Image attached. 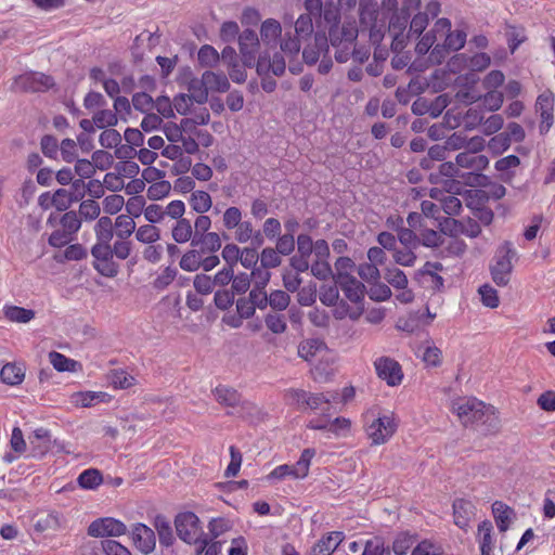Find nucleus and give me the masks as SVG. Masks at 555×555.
<instances>
[{"label":"nucleus","instance_id":"26","mask_svg":"<svg viewBox=\"0 0 555 555\" xmlns=\"http://www.w3.org/2000/svg\"><path fill=\"white\" fill-rule=\"evenodd\" d=\"M422 214L425 217L433 218L437 221H439V225L441 227V230L444 232L446 230H450V225L456 227L457 221L455 219L451 218H442L440 217L441 211V205H437L436 203L431 201H423L421 204Z\"/></svg>","mask_w":555,"mask_h":555},{"label":"nucleus","instance_id":"60","mask_svg":"<svg viewBox=\"0 0 555 555\" xmlns=\"http://www.w3.org/2000/svg\"><path fill=\"white\" fill-rule=\"evenodd\" d=\"M339 298V291L336 285H323L319 291L320 301L328 307L335 306Z\"/></svg>","mask_w":555,"mask_h":555},{"label":"nucleus","instance_id":"22","mask_svg":"<svg viewBox=\"0 0 555 555\" xmlns=\"http://www.w3.org/2000/svg\"><path fill=\"white\" fill-rule=\"evenodd\" d=\"M286 67L283 55L275 52L272 56L261 54L256 63V70L259 76H267L272 73L274 76L284 74Z\"/></svg>","mask_w":555,"mask_h":555},{"label":"nucleus","instance_id":"9","mask_svg":"<svg viewBox=\"0 0 555 555\" xmlns=\"http://www.w3.org/2000/svg\"><path fill=\"white\" fill-rule=\"evenodd\" d=\"M516 251L509 242H505L498 250L494 264L491 267V276L498 286H505L509 282Z\"/></svg>","mask_w":555,"mask_h":555},{"label":"nucleus","instance_id":"43","mask_svg":"<svg viewBox=\"0 0 555 555\" xmlns=\"http://www.w3.org/2000/svg\"><path fill=\"white\" fill-rule=\"evenodd\" d=\"M414 542L415 535L406 531L399 532L392 542L391 550L396 555H406Z\"/></svg>","mask_w":555,"mask_h":555},{"label":"nucleus","instance_id":"11","mask_svg":"<svg viewBox=\"0 0 555 555\" xmlns=\"http://www.w3.org/2000/svg\"><path fill=\"white\" fill-rule=\"evenodd\" d=\"M178 537L188 544H196L204 535L199 518L192 512L179 514L175 519Z\"/></svg>","mask_w":555,"mask_h":555},{"label":"nucleus","instance_id":"53","mask_svg":"<svg viewBox=\"0 0 555 555\" xmlns=\"http://www.w3.org/2000/svg\"><path fill=\"white\" fill-rule=\"evenodd\" d=\"M243 220V212L236 206L228 207L222 215L223 228L232 231Z\"/></svg>","mask_w":555,"mask_h":555},{"label":"nucleus","instance_id":"61","mask_svg":"<svg viewBox=\"0 0 555 555\" xmlns=\"http://www.w3.org/2000/svg\"><path fill=\"white\" fill-rule=\"evenodd\" d=\"M100 212V205L94 199H86L80 203L79 215L85 220H95Z\"/></svg>","mask_w":555,"mask_h":555},{"label":"nucleus","instance_id":"40","mask_svg":"<svg viewBox=\"0 0 555 555\" xmlns=\"http://www.w3.org/2000/svg\"><path fill=\"white\" fill-rule=\"evenodd\" d=\"M214 392L217 401L228 406H235L241 401L238 392L228 386H218Z\"/></svg>","mask_w":555,"mask_h":555},{"label":"nucleus","instance_id":"2","mask_svg":"<svg viewBox=\"0 0 555 555\" xmlns=\"http://www.w3.org/2000/svg\"><path fill=\"white\" fill-rule=\"evenodd\" d=\"M452 411L464 426H475L485 435L500 429V420L495 409L475 397H461L452 401Z\"/></svg>","mask_w":555,"mask_h":555},{"label":"nucleus","instance_id":"36","mask_svg":"<svg viewBox=\"0 0 555 555\" xmlns=\"http://www.w3.org/2000/svg\"><path fill=\"white\" fill-rule=\"evenodd\" d=\"M114 228L118 238H129L137 230L133 218L128 215H119L115 219Z\"/></svg>","mask_w":555,"mask_h":555},{"label":"nucleus","instance_id":"45","mask_svg":"<svg viewBox=\"0 0 555 555\" xmlns=\"http://www.w3.org/2000/svg\"><path fill=\"white\" fill-rule=\"evenodd\" d=\"M197 60L203 67H214L219 63L220 54L212 46L204 44L198 50Z\"/></svg>","mask_w":555,"mask_h":555},{"label":"nucleus","instance_id":"30","mask_svg":"<svg viewBox=\"0 0 555 555\" xmlns=\"http://www.w3.org/2000/svg\"><path fill=\"white\" fill-rule=\"evenodd\" d=\"M154 527L157 531L159 543L169 547L175 542V537L169 519L164 515H157L154 519Z\"/></svg>","mask_w":555,"mask_h":555},{"label":"nucleus","instance_id":"59","mask_svg":"<svg viewBox=\"0 0 555 555\" xmlns=\"http://www.w3.org/2000/svg\"><path fill=\"white\" fill-rule=\"evenodd\" d=\"M101 548L105 555H132L127 546L113 539L101 541Z\"/></svg>","mask_w":555,"mask_h":555},{"label":"nucleus","instance_id":"19","mask_svg":"<svg viewBox=\"0 0 555 555\" xmlns=\"http://www.w3.org/2000/svg\"><path fill=\"white\" fill-rule=\"evenodd\" d=\"M330 39L324 29H319L313 37V42L304 48V61L309 64H315L320 57L330 51Z\"/></svg>","mask_w":555,"mask_h":555},{"label":"nucleus","instance_id":"24","mask_svg":"<svg viewBox=\"0 0 555 555\" xmlns=\"http://www.w3.org/2000/svg\"><path fill=\"white\" fill-rule=\"evenodd\" d=\"M455 160L460 168L469 169L472 172L482 171L489 165L487 156L466 151L457 154Z\"/></svg>","mask_w":555,"mask_h":555},{"label":"nucleus","instance_id":"18","mask_svg":"<svg viewBox=\"0 0 555 555\" xmlns=\"http://www.w3.org/2000/svg\"><path fill=\"white\" fill-rule=\"evenodd\" d=\"M240 52L244 66L251 67L255 64L259 49V38L255 30L245 29L238 35Z\"/></svg>","mask_w":555,"mask_h":555},{"label":"nucleus","instance_id":"7","mask_svg":"<svg viewBox=\"0 0 555 555\" xmlns=\"http://www.w3.org/2000/svg\"><path fill=\"white\" fill-rule=\"evenodd\" d=\"M298 354L308 362L320 361L312 370L315 382L325 383L333 375L334 370L321 363L323 358L328 359L330 356V351L322 339L310 338L301 341L298 347Z\"/></svg>","mask_w":555,"mask_h":555},{"label":"nucleus","instance_id":"1","mask_svg":"<svg viewBox=\"0 0 555 555\" xmlns=\"http://www.w3.org/2000/svg\"><path fill=\"white\" fill-rule=\"evenodd\" d=\"M358 0H305L304 8L305 14H310L315 18V24L319 29H324L330 33L334 42H337L338 34L351 38L354 34L352 28L348 25H340V23L349 17L356 9Z\"/></svg>","mask_w":555,"mask_h":555},{"label":"nucleus","instance_id":"50","mask_svg":"<svg viewBox=\"0 0 555 555\" xmlns=\"http://www.w3.org/2000/svg\"><path fill=\"white\" fill-rule=\"evenodd\" d=\"M354 268V262L348 257H339L335 262V281L340 282L341 280H347L353 278L351 275Z\"/></svg>","mask_w":555,"mask_h":555},{"label":"nucleus","instance_id":"62","mask_svg":"<svg viewBox=\"0 0 555 555\" xmlns=\"http://www.w3.org/2000/svg\"><path fill=\"white\" fill-rule=\"evenodd\" d=\"M250 287V276L245 272H241L238 274L233 273V279L231 280V292L234 295H243Z\"/></svg>","mask_w":555,"mask_h":555},{"label":"nucleus","instance_id":"47","mask_svg":"<svg viewBox=\"0 0 555 555\" xmlns=\"http://www.w3.org/2000/svg\"><path fill=\"white\" fill-rule=\"evenodd\" d=\"M439 38V31H434L433 27L428 33L420 38L415 47V52L418 55L427 54L430 49L433 50L434 47L438 43L437 41Z\"/></svg>","mask_w":555,"mask_h":555},{"label":"nucleus","instance_id":"32","mask_svg":"<svg viewBox=\"0 0 555 555\" xmlns=\"http://www.w3.org/2000/svg\"><path fill=\"white\" fill-rule=\"evenodd\" d=\"M25 371L23 366L15 363H7L0 371L1 380L10 386H15L24 380Z\"/></svg>","mask_w":555,"mask_h":555},{"label":"nucleus","instance_id":"21","mask_svg":"<svg viewBox=\"0 0 555 555\" xmlns=\"http://www.w3.org/2000/svg\"><path fill=\"white\" fill-rule=\"evenodd\" d=\"M131 538L134 546L144 555L154 552L156 546L155 532L146 525L135 524L131 531Z\"/></svg>","mask_w":555,"mask_h":555},{"label":"nucleus","instance_id":"64","mask_svg":"<svg viewBox=\"0 0 555 555\" xmlns=\"http://www.w3.org/2000/svg\"><path fill=\"white\" fill-rule=\"evenodd\" d=\"M267 327L274 334H282L286 331V319L282 314L270 313L264 318Z\"/></svg>","mask_w":555,"mask_h":555},{"label":"nucleus","instance_id":"44","mask_svg":"<svg viewBox=\"0 0 555 555\" xmlns=\"http://www.w3.org/2000/svg\"><path fill=\"white\" fill-rule=\"evenodd\" d=\"M389 553L390 548L386 545L384 538L375 535L365 541L362 555H388Z\"/></svg>","mask_w":555,"mask_h":555},{"label":"nucleus","instance_id":"4","mask_svg":"<svg viewBox=\"0 0 555 555\" xmlns=\"http://www.w3.org/2000/svg\"><path fill=\"white\" fill-rule=\"evenodd\" d=\"M363 429L373 446L387 443L398 429V421L392 412H382L372 406L362 414Z\"/></svg>","mask_w":555,"mask_h":555},{"label":"nucleus","instance_id":"31","mask_svg":"<svg viewBox=\"0 0 555 555\" xmlns=\"http://www.w3.org/2000/svg\"><path fill=\"white\" fill-rule=\"evenodd\" d=\"M104 482L101 472L96 468H88L81 472L77 478V483L81 489L95 490Z\"/></svg>","mask_w":555,"mask_h":555},{"label":"nucleus","instance_id":"57","mask_svg":"<svg viewBox=\"0 0 555 555\" xmlns=\"http://www.w3.org/2000/svg\"><path fill=\"white\" fill-rule=\"evenodd\" d=\"M385 280L397 289L408 286L406 275L398 268H388L385 272Z\"/></svg>","mask_w":555,"mask_h":555},{"label":"nucleus","instance_id":"49","mask_svg":"<svg viewBox=\"0 0 555 555\" xmlns=\"http://www.w3.org/2000/svg\"><path fill=\"white\" fill-rule=\"evenodd\" d=\"M418 354L426 365L438 366L441 363L440 349L429 344L420 347Z\"/></svg>","mask_w":555,"mask_h":555},{"label":"nucleus","instance_id":"10","mask_svg":"<svg viewBox=\"0 0 555 555\" xmlns=\"http://www.w3.org/2000/svg\"><path fill=\"white\" fill-rule=\"evenodd\" d=\"M315 455L313 448L305 449L294 465L283 464L276 466L269 475L270 478L283 479L287 476L294 479H304L308 476L311 461Z\"/></svg>","mask_w":555,"mask_h":555},{"label":"nucleus","instance_id":"51","mask_svg":"<svg viewBox=\"0 0 555 555\" xmlns=\"http://www.w3.org/2000/svg\"><path fill=\"white\" fill-rule=\"evenodd\" d=\"M95 127L99 129H105L107 127H114L118 122L116 113L112 109H100L93 115Z\"/></svg>","mask_w":555,"mask_h":555},{"label":"nucleus","instance_id":"6","mask_svg":"<svg viewBox=\"0 0 555 555\" xmlns=\"http://www.w3.org/2000/svg\"><path fill=\"white\" fill-rule=\"evenodd\" d=\"M434 31H439V37L444 38L443 43H437L429 53L431 64H441L452 51L461 50L466 42L464 30H451V22L448 18H439L434 24Z\"/></svg>","mask_w":555,"mask_h":555},{"label":"nucleus","instance_id":"35","mask_svg":"<svg viewBox=\"0 0 555 555\" xmlns=\"http://www.w3.org/2000/svg\"><path fill=\"white\" fill-rule=\"evenodd\" d=\"M232 231L234 238L241 244L247 243L253 238H260V231H255L251 221L242 220Z\"/></svg>","mask_w":555,"mask_h":555},{"label":"nucleus","instance_id":"25","mask_svg":"<svg viewBox=\"0 0 555 555\" xmlns=\"http://www.w3.org/2000/svg\"><path fill=\"white\" fill-rule=\"evenodd\" d=\"M475 507L470 501L459 499L453 503L454 524L461 528L466 529L469 525L470 518L474 516Z\"/></svg>","mask_w":555,"mask_h":555},{"label":"nucleus","instance_id":"8","mask_svg":"<svg viewBox=\"0 0 555 555\" xmlns=\"http://www.w3.org/2000/svg\"><path fill=\"white\" fill-rule=\"evenodd\" d=\"M230 88L228 77L223 73L206 70L201 80H193L189 90H193L195 102L203 104L207 101L209 92H227Z\"/></svg>","mask_w":555,"mask_h":555},{"label":"nucleus","instance_id":"20","mask_svg":"<svg viewBox=\"0 0 555 555\" xmlns=\"http://www.w3.org/2000/svg\"><path fill=\"white\" fill-rule=\"evenodd\" d=\"M444 118L450 128H456L463 125L466 129H475L482 122L485 114L483 109L476 106L468 108L462 117L455 115L452 109H449L447 111Z\"/></svg>","mask_w":555,"mask_h":555},{"label":"nucleus","instance_id":"38","mask_svg":"<svg viewBox=\"0 0 555 555\" xmlns=\"http://www.w3.org/2000/svg\"><path fill=\"white\" fill-rule=\"evenodd\" d=\"M3 312L8 320L17 323H27L35 318L33 310L17 306H4Z\"/></svg>","mask_w":555,"mask_h":555},{"label":"nucleus","instance_id":"12","mask_svg":"<svg viewBox=\"0 0 555 555\" xmlns=\"http://www.w3.org/2000/svg\"><path fill=\"white\" fill-rule=\"evenodd\" d=\"M338 392L327 393H310L302 389H289L286 392V397L292 403H295L299 409H311L318 410L323 403L335 402L338 399Z\"/></svg>","mask_w":555,"mask_h":555},{"label":"nucleus","instance_id":"16","mask_svg":"<svg viewBox=\"0 0 555 555\" xmlns=\"http://www.w3.org/2000/svg\"><path fill=\"white\" fill-rule=\"evenodd\" d=\"M555 94L551 90H545L537 98L534 108L540 115V133L548 132L554 122Z\"/></svg>","mask_w":555,"mask_h":555},{"label":"nucleus","instance_id":"23","mask_svg":"<svg viewBox=\"0 0 555 555\" xmlns=\"http://www.w3.org/2000/svg\"><path fill=\"white\" fill-rule=\"evenodd\" d=\"M73 188L75 189L74 193H68L66 190L63 189L57 190L54 193L52 202L57 207V209H66L70 203L77 202L83 196V192H81V189L85 188V182L82 179L75 180L73 182Z\"/></svg>","mask_w":555,"mask_h":555},{"label":"nucleus","instance_id":"55","mask_svg":"<svg viewBox=\"0 0 555 555\" xmlns=\"http://www.w3.org/2000/svg\"><path fill=\"white\" fill-rule=\"evenodd\" d=\"M478 532H479V535L481 538V540H480L481 555H486L491 550V544H492V538H491L492 524L490 521H488V520H485V521L480 522L478 525Z\"/></svg>","mask_w":555,"mask_h":555},{"label":"nucleus","instance_id":"63","mask_svg":"<svg viewBox=\"0 0 555 555\" xmlns=\"http://www.w3.org/2000/svg\"><path fill=\"white\" fill-rule=\"evenodd\" d=\"M62 230L73 236L81 227V221L75 211H67L61 218Z\"/></svg>","mask_w":555,"mask_h":555},{"label":"nucleus","instance_id":"34","mask_svg":"<svg viewBox=\"0 0 555 555\" xmlns=\"http://www.w3.org/2000/svg\"><path fill=\"white\" fill-rule=\"evenodd\" d=\"M189 204L193 211L197 214H205L211 208L212 201L209 193L206 191L197 190L191 193Z\"/></svg>","mask_w":555,"mask_h":555},{"label":"nucleus","instance_id":"14","mask_svg":"<svg viewBox=\"0 0 555 555\" xmlns=\"http://www.w3.org/2000/svg\"><path fill=\"white\" fill-rule=\"evenodd\" d=\"M127 526L114 517H101L90 522L87 529L92 538H117L126 534Z\"/></svg>","mask_w":555,"mask_h":555},{"label":"nucleus","instance_id":"52","mask_svg":"<svg viewBox=\"0 0 555 555\" xmlns=\"http://www.w3.org/2000/svg\"><path fill=\"white\" fill-rule=\"evenodd\" d=\"M180 268L188 272H194L201 268V254L196 249L188 250L180 259Z\"/></svg>","mask_w":555,"mask_h":555},{"label":"nucleus","instance_id":"15","mask_svg":"<svg viewBox=\"0 0 555 555\" xmlns=\"http://www.w3.org/2000/svg\"><path fill=\"white\" fill-rule=\"evenodd\" d=\"M53 86V79L38 72H28L14 80V88L21 91L43 92Z\"/></svg>","mask_w":555,"mask_h":555},{"label":"nucleus","instance_id":"5","mask_svg":"<svg viewBox=\"0 0 555 555\" xmlns=\"http://www.w3.org/2000/svg\"><path fill=\"white\" fill-rule=\"evenodd\" d=\"M421 7V0H403L401 8L398 7L390 11L388 14L387 31L389 33L391 40V50L393 52H401L409 41V21L411 18V12L418 10Z\"/></svg>","mask_w":555,"mask_h":555},{"label":"nucleus","instance_id":"41","mask_svg":"<svg viewBox=\"0 0 555 555\" xmlns=\"http://www.w3.org/2000/svg\"><path fill=\"white\" fill-rule=\"evenodd\" d=\"M62 527V515L57 512H51L35 524V530L44 532L47 530H57Z\"/></svg>","mask_w":555,"mask_h":555},{"label":"nucleus","instance_id":"56","mask_svg":"<svg viewBox=\"0 0 555 555\" xmlns=\"http://www.w3.org/2000/svg\"><path fill=\"white\" fill-rule=\"evenodd\" d=\"M481 104L488 112H495L500 109L503 104L502 92L498 90H488L482 96Z\"/></svg>","mask_w":555,"mask_h":555},{"label":"nucleus","instance_id":"37","mask_svg":"<svg viewBox=\"0 0 555 555\" xmlns=\"http://www.w3.org/2000/svg\"><path fill=\"white\" fill-rule=\"evenodd\" d=\"M96 241L111 243L114 236V224L109 217H101L94 225Z\"/></svg>","mask_w":555,"mask_h":555},{"label":"nucleus","instance_id":"39","mask_svg":"<svg viewBox=\"0 0 555 555\" xmlns=\"http://www.w3.org/2000/svg\"><path fill=\"white\" fill-rule=\"evenodd\" d=\"M135 240L142 244H154L160 238V230L154 224H143L135 230Z\"/></svg>","mask_w":555,"mask_h":555},{"label":"nucleus","instance_id":"58","mask_svg":"<svg viewBox=\"0 0 555 555\" xmlns=\"http://www.w3.org/2000/svg\"><path fill=\"white\" fill-rule=\"evenodd\" d=\"M483 306L494 309L499 306L500 300L495 288L489 284H485L478 289Z\"/></svg>","mask_w":555,"mask_h":555},{"label":"nucleus","instance_id":"17","mask_svg":"<svg viewBox=\"0 0 555 555\" xmlns=\"http://www.w3.org/2000/svg\"><path fill=\"white\" fill-rule=\"evenodd\" d=\"M340 25H348L350 28H352V31H354L353 36L351 38L345 36V34L340 33L338 34L337 42H334L328 35L330 43L336 48L335 59L338 63H345L349 60L350 55H352V47L354 41L358 38V27L356 24L354 18L351 16L340 23Z\"/></svg>","mask_w":555,"mask_h":555},{"label":"nucleus","instance_id":"54","mask_svg":"<svg viewBox=\"0 0 555 555\" xmlns=\"http://www.w3.org/2000/svg\"><path fill=\"white\" fill-rule=\"evenodd\" d=\"M170 191H171L170 182L167 180H159L157 182L152 183L149 186V189L146 191V195L152 201H158V199H162V198L166 197L167 195H169Z\"/></svg>","mask_w":555,"mask_h":555},{"label":"nucleus","instance_id":"28","mask_svg":"<svg viewBox=\"0 0 555 555\" xmlns=\"http://www.w3.org/2000/svg\"><path fill=\"white\" fill-rule=\"evenodd\" d=\"M281 35L282 27L279 21L268 18L261 24L260 36L264 44L275 46Z\"/></svg>","mask_w":555,"mask_h":555},{"label":"nucleus","instance_id":"29","mask_svg":"<svg viewBox=\"0 0 555 555\" xmlns=\"http://www.w3.org/2000/svg\"><path fill=\"white\" fill-rule=\"evenodd\" d=\"M171 237L178 244L193 241L194 230L191 221L186 218L177 220L171 227Z\"/></svg>","mask_w":555,"mask_h":555},{"label":"nucleus","instance_id":"27","mask_svg":"<svg viewBox=\"0 0 555 555\" xmlns=\"http://www.w3.org/2000/svg\"><path fill=\"white\" fill-rule=\"evenodd\" d=\"M344 292L345 296L354 304H359L364 298V285L358 281L356 278L341 280L337 282Z\"/></svg>","mask_w":555,"mask_h":555},{"label":"nucleus","instance_id":"46","mask_svg":"<svg viewBox=\"0 0 555 555\" xmlns=\"http://www.w3.org/2000/svg\"><path fill=\"white\" fill-rule=\"evenodd\" d=\"M429 24L428 13H416L409 21V40L412 37H420Z\"/></svg>","mask_w":555,"mask_h":555},{"label":"nucleus","instance_id":"3","mask_svg":"<svg viewBox=\"0 0 555 555\" xmlns=\"http://www.w3.org/2000/svg\"><path fill=\"white\" fill-rule=\"evenodd\" d=\"M398 5L397 0H382L380 5L374 0H360L359 17L361 25L369 30L373 44H378L387 33L388 14Z\"/></svg>","mask_w":555,"mask_h":555},{"label":"nucleus","instance_id":"42","mask_svg":"<svg viewBox=\"0 0 555 555\" xmlns=\"http://www.w3.org/2000/svg\"><path fill=\"white\" fill-rule=\"evenodd\" d=\"M49 359L52 366L59 372H75L78 364L75 360L56 351H51Z\"/></svg>","mask_w":555,"mask_h":555},{"label":"nucleus","instance_id":"48","mask_svg":"<svg viewBox=\"0 0 555 555\" xmlns=\"http://www.w3.org/2000/svg\"><path fill=\"white\" fill-rule=\"evenodd\" d=\"M313 16L310 14H300L295 22V33L300 39L310 37L313 33Z\"/></svg>","mask_w":555,"mask_h":555},{"label":"nucleus","instance_id":"33","mask_svg":"<svg viewBox=\"0 0 555 555\" xmlns=\"http://www.w3.org/2000/svg\"><path fill=\"white\" fill-rule=\"evenodd\" d=\"M492 513L501 532L508 529L511 516L514 514L513 509L501 501H495L492 504Z\"/></svg>","mask_w":555,"mask_h":555},{"label":"nucleus","instance_id":"13","mask_svg":"<svg viewBox=\"0 0 555 555\" xmlns=\"http://www.w3.org/2000/svg\"><path fill=\"white\" fill-rule=\"evenodd\" d=\"M375 373L389 387L401 385L404 374L401 364L393 358L382 356L373 362Z\"/></svg>","mask_w":555,"mask_h":555}]
</instances>
